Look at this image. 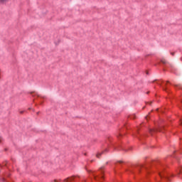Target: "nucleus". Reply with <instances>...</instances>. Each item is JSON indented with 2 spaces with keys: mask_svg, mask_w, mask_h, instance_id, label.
Masks as SVG:
<instances>
[{
  "mask_svg": "<svg viewBox=\"0 0 182 182\" xmlns=\"http://www.w3.org/2000/svg\"><path fill=\"white\" fill-rule=\"evenodd\" d=\"M164 177H166V178L167 180H168V177H167V176H164Z\"/></svg>",
  "mask_w": 182,
  "mask_h": 182,
  "instance_id": "6",
  "label": "nucleus"
},
{
  "mask_svg": "<svg viewBox=\"0 0 182 182\" xmlns=\"http://www.w3.org/2000/svg\"><path fill=\"white\" fill-rule=\"evenodd\" d=\"M159 176H160L161 177H163V175H161V173H159Z\"/></svg>",
  "mask_w": 182,
  "mask_h": 182,
  "instance_id": "7",
  "label": "nucleus"
},
{
  "mask_svg": "<svg viewBox=\"0 0 182 182\" xmlns=\"http://www.w3.org/2000/svg\"><path fill=\"white\" fill-rule=\"evenodd\" d=\"M100 170H103V167H102V168H100Z\"/></svg>",
  "mask_w": 182,
  "mask_h": 182,
  "instance_id": "9",
  "label": "nucleus"
},
{
  "mask_svg": "<svg viewBox=\"0 0 182 182\" xmlns=\"http://www.w3.org/2000/svg\"><path fill=\"white\" fill-rule=\"evenodd\" d=\"M6 2H8V0H0V4H6Z\"/></svg>",
  "mask_w": 182,
  "mask_h": 182,
  "instance_id": "3",
  "label": "nucleus"
},
{
  "mask_svg": "<svg viewBox=\"0 0 182 182\" xmlns=\"http://www.w3.org/2000/svg\"><path fill=\"white\" fill-rule=\"evenodd\" d=\"M105 151H107V149H105V151H103L101 152V153L97 154L96 157H97V159H100V156L102 155L103 154H105Z\"/></svg>",
  "mask_w": 182,
  "mask_h": 182,
  "instance_id": "2",
  "label": "nucleus"
},
{
  "mask_svg": "<svg viewBox=\"0 0 182 182\" xmlns=\"http://www.w3.org/2000/svg\"><path fill=\"white\" fill-rule=\"evenodd\" d=\"M95 180H97V178L95 177Z\"/></svg>",
  "mask_w": 182,
  "mask_h": 182,
  "instance_id": "10",
  "label": "nucleus"
},
{
  "mask_svg": "<svg viewBox=\"0 0 182 182\" xmlns=\"http://www.w3.org/2000/svg\"><path fill=\"white\" fill-rule=\"evenodd\" d=\"M75 180V176H72L65 180V182H72Z\"/></svg>",
  "mask_w": 182,
  "mask_h": 182,
  "instance_id": "1",
  "label": "nucleus"
},
{
  "mask_svg": "<svg viewBox=\"0 0 182 182\" xmlns=\"http://www.w3.org/2000/svg\"><path fill=\"white\" fill-rule=\"evenodd\" d=\"M161 62H162V63H166V60H162Z\"/></svg>",
  "mask_w": 182,
  "mask_h": 182,
  "instance_id": "4",
  "label": "nucleus"
},
{
  "mask_svg": "<svg viewBox=\"0 0 182 182\" xmlns=\"http://www.w3.org/2000/svg\"><path fill=\"white\" fill-rule=\"evenodd\" d=\"M151 132H154V129H150V133H151Z\"/></svg>",
  "mask_w": 182,
  "mask_h": 182,
  "instance_id": "5",
  "label": "nucleus"
},
{
  "mask_svg": "<svg viewBox=\"0 0 182 182\" xmlns=\"http://www.w3.org/2000/svg\"><path fill=\"white\" fill-rule=\"evenodd\" d=\"M179 173H181V174H182V171L181 170L179 171Z\"/></svg>",
  "mask_w": 182,
  "mask_h": 182,
  "instance_id": "8",
  "label": "nucleus"
},
{
  "mask_svg": "<svg viewBox=\"0 0 182 182\" xmlns=\"http://www.w3.org/2000/svg\"><path fill=\"white\" fill-rule=\"evenodd\" d=\"M171 55H174V53H171Z\"/></svg>",
  "mask_w": 182,
  "mask_h": 182,
  "instance_id": "11",
  "label": "nucleus"
}]
</instances>
